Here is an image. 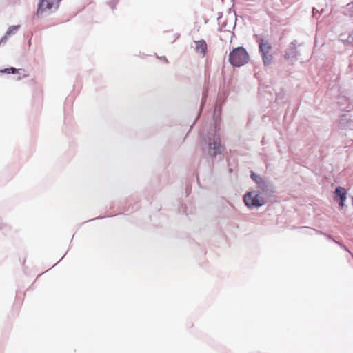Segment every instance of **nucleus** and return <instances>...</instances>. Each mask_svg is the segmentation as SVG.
<instances>
[{
    "mask_svg": "<svg viewBox=\"0 0 353 353\" xmlns=\"http://www.w3.org/2000/svg\"><path fill=\"white\" fill-rule=\"evenodd\" d=\"M114 3V5H115V4L117 3V1H115V0H112V1L110 2V3Z\"/></svg>",
    "mask_w": 353,
    "mask_h": 353,
    "instance_id": "obj_19",
    "label": "nucleus"
},
{
    "mask_svg": "<svg viewBox=\"0 0 353 353\" xmlns=\"http://www.w3.org/2000/svg\"><path fill=\"white\" fill-rule=\"evenodd\" d=\"M338 243L339 245H340V246H341V248H343L345 250H346V251L349 252L348 249H347L345 245H343V244H341V243Z\"/></svg>",
    "mask_w": 353,
    "mask_h": 353,
    "instance_id": "obj_17",
    "label": "nucleus"
},
{
    "mask_svg": "<svg viewBox=\"0 0 353 353\" xmlns=\"http://www.w3.org/2000/svg\"><path fill=\"white\" fill-rule=\"evenodd\" d=\"M339 125L341 129H347L351 127V121L345 114L341 117Z\"/></svg>",
    "mask_w": 353,
    "mask_h": 353,
    "instance_id": "obj_10",
    "label": "nucleus"
},
{
    "mask_svg": "<svg viewBox=\"0 0 353 353\" xmlns=\"http://www.w3.org/2000/svg\"><path fill=\"white\" fill-rule=\"evenodd\" d=\"M61 0H40L37 10V15L41 16L46 11L56 10Z\"/></svg>",
    "mask_w": 353,
    "mask_h": 353,
    "instance_id": "obj_4",
    "label": "nucleus"
},
{
    "mask_svg": "<svg viewBox=\"0 0 353 353\" xmlns=\"http://www.w3.org/2000/svg\"><path fill=\"white\" fill-rule=\"evenodd\" d=\"M257 187L259 188L257 192H259V193L261 194V195H263L265 198L270 196L272 192L270 183L265 179L261 183H260Z\"/></svg>",
    "mask_w": 353,
    "mask_h": 353,
    "instance_id": "obj_5",
    "label": "nucleus"
},
{
    "mask_svg": "<svg viewBox=\"0 0 353 353\" xmlns=\"http://www.w3.org/2000/svg\"><path fill=\"white\" fill-rule=\"evenodd\" d=\"M251 178L257 184V185L264 180L261 176L254 172L252 173Z\"/></svg>",
    "mask_w": 353,
    "mask_h": 353,
    "instance_id": "obj_13",
    "label": "nucleus"
},
{
    "mask_svg": "<svg viewBox=\"0 0 353 353\" xmlns=\"http://www.w3.org/2000/svg\"><path fill=\"white\" fill-rule=\"evenodd\" d=\"M266 201V198L256 190L248 192L243 196V202L250 209L259 208L264 205Z\"/></svg>",
    "mask_w": 353,
    "mask_h": 353,
    "instance_id": "obj_3",
    "label": "nucleus"
},
{
    "mask_svg": "<svg viewBox=\"0 0 353 353\" xmlns=\"http://www.w3.org/2000/svg\"><path fill=\"white\" fill-rule=\"evenodd\" d=\"M201 150L203 155L208 157H216L221 154L224 146L221 144L220 134L214 131L208 133L201 141Z\"/></svg>",
    "mask_w": 353,
    "mask_h": 353,
    "instance_id": "obj_1",
    "label": "nucleus"
},
{
    "mask_svg": "<svg viewBox=\"0 0 353 353\" xmlns=\"http://www.w3.org/2000/svg\"><path fill=\"white\" fill-rule=\"evenodd\" d=\"M336 201L339 203V205L340 208H343L344 207L345 200L341 199V200H338Z\"/></svg>",
    "mask_w": 353,
    "mask_h": 353,
    "instance_id": "obj_15",
    "label": "nucleus"
},
{
    "mask_svg": "<svg viewBox=\"0 0 353 353\" xmlns=\"http://www.w3.org/2000/svg\"><path fill=\"white\" fill-rule=\"evenodd\" d=\"M346 199H347L346 190L341 186L336 187L334 190V200L335 201L341 200V199L346 200Z\"/></svg>",
    "mask_w": 353,
    "mask_h": 353,
    "instance_id": "obj_9",
    "label": "nucleus"
},
{
    "mask_svg": "<svg viewBox=\"0 0 353 353\" xmlns=\"http://www.w3.org/2000/svg\"><path fill=\"white\" fill-rule=\"evenodd\" d=\"M195 43V50L197 53H199L203 57L205 56L206 50H207V44L206 42L203 39H201L199 41H194Z\"/></svg>",
    "mask_w": 353,
    "mask_h": 353,
    "instance_id": "obj_8",
    "label": "nucleus"
},
{
    "mask_svg": "<svg viewBox=\"0 0 353 353\" xmlns=\"http://www.w3.org/2000/svg\"><path fill=\"white\" fill-rule=\"evenodd\" d=\"M263 59V61L265 65H268L272 60V55L271 52H263L261 53Z\"/></svg>",
    "mask_w": 353,
    "mask_h": 353,
    "instance_id": "obj_12",
    "label": "nucleus"
},
{
    "mask_svg": "<svg viewBox=\"0 0 353 353\" xmlns=\"http://www.w3.org/2000/svg\"><path fill=\"white\" fill-rule=\"evenodd\" d=\"M299 55V51L296 49V43L293 41L290 43L286 50L285 59L287 60H293Z\"/></svg>",
    "mask_w": 353,
    "mask_h": 353,
    "instance_id": "obj_6",
    "label": "nucleus"
},
{
    "mask_svg": "<svg viewBox=\"0 0 353 353\" xmlns=\"http://www.w3.org/2000/svg\"><path fill=\"white\" fill-rule=\"evenodd\" d=\"M205 97H206V94L203 93V94L202 101H201V106H203V105L204 100L205 99Z\"/></svg>",
    "mask_w": 353,
    "mask_h": 353,
    "instance_id": "obj_16",
    "label": "nucleus"
},
{
    "mask_svg": "<svg viewBox=\"0 0 353 353\" xmlns=\"http://www.w3.org/2000/svg\"><path fill=\"white\" fill-rule=\"evenodd\" d=\"M229 62L234 67H240L249 61V55L243 47L234 48L229 54Z\"/></svg>",
    "mask_w": 353,
    "mask_h": 353,
    "instance_id": "obj_2",
    "label": "nucleus"
},
{
    "mask_svg": "<svg viewBox=\"0 0 353 353\" xmlns=\"http://www.w3.org/2000/svg\"><path fill=\"white\" fill-rule=\"evenodd\" d=\"M352 205H353V196L352 197Z\"/></svg>",
    "mask_w": 353,
    "mask_h": 353,
    "instance_id": "obj_21",
    "label": "nucleus"
},
{
    "mask_svg": "<svg viewBox=\"0 0 353 353\" xmlns=\"http://www.w3.org/2000/svg\"><path fill=\"white\" fill-rule=\"evenodd\" d=\"M339 102H338V103H342V101L345 100V99H344V98H343V97H340V98L339 99Z\"/></svg>",
    "mask_w": 353,
    "mask_h": 353,
    "instance_id": "obj_18",
    "label": "nucleus"
},
{
    "mask_svg": "<svg viewBox=\"0 0 353 353\" xmlns=\"http://www.w3.org/2000/svg\"><path fill=\"white\" fill-rule=\"evenodd\" d=\"M259 48L260 53L271 52L272 46L268 39L261 38L259 39Z\"/></svg>",
    "mask_w": 353,
    "mask_h": 353,
    "instance_id": "obj_7",
    "label": "nucleus"
},
{
    "mask_svg": "<svg viewBox=\"0 0 353 353\" xmlns=\"http://www.w3.org/2000/svg\"><path fill=\"white\" fill-rule=\"evenodd\" d=\"M17 71H18V70H17L16 68H6V69H4V70H1V72L10 74V73H15Z\"/></svg>",
    "mask_w": 353,
    "mask_h": 353,
    "instance_id": "obj_14",
    "label": "nucleus"
},
{
    "mask_svg": "<svg viewBox=\"0 0 353 353\" xmlns=\"http://www.w3.org/2000/svg\"><path fill=\"white\" fill-rule=\"evenodd\" d=\"M20 26L17 25V26H11L8 28L5 36H3L1 41H0V43H4L6 39H7V37L11 34H14L19 28Z\"/></svg>",
    "mask_w": 353,
    "mask_h": 353,
    "instance_id": "obj_11",
    "label": "nucleus"
},
{
    "mask_svg": "<svg viewBox=\"0 0 353 353\" xmlns=\"http://www.w3.org/2000/svg\"><path fill=\"white\" fill-rule=\"evenodd\" d=\"M314 10H315V8H312V12H313V14H314Z\"/></svg>",
    "mask_w": 353,
    "mask_h": 353,
    "instance_id": "obj_20",
    "label": "nucleus"
}]
</instances>
